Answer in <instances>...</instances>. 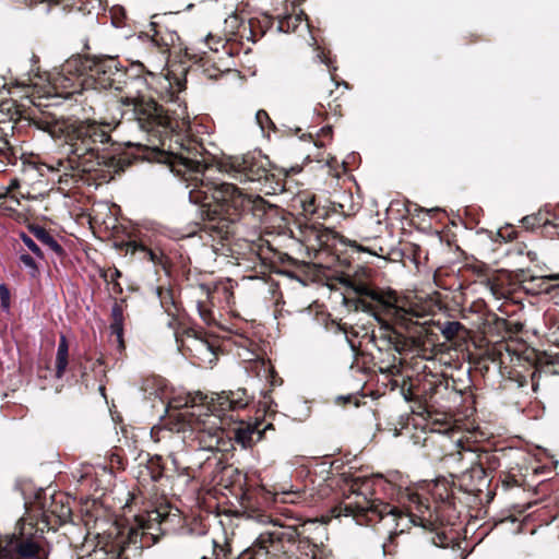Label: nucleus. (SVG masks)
<instances>
[{
	"mask_svg": "<svg viewBox=\"0 0 559 559\" xmlns=\"http://www.w3.org/2000/svg\"><path fill=\"white\" fill-rule=\"evenodd\" d=\"M170 170L178 175H189L186 179L190 181L187 186L189 200L200 204L203 207L202 214L209 219H215L225 206L238 209L245 204V195L235 185L210 180L205 175L210 171V165L190 152L175 154Z\"/></svg>",
	"mask_w": 559,
	"mask_h": 559,
	"instance_id": "f257e3e1",
	"label": "nucleus"
},
{
	"mask_svg": "<svg viewBox=\"0 0 559 559\" xmlns=\"http://www.w3.org/2000/svg\"><path fill=\"white\" fill-rule=\"evenodd\" d=\"M343 514L355 519L366 516L367 521H372L371 515L377 516L389 527L390 540H392L395 535H399L411 526L416 525L415 520L411 515L404 514L397 508L366 499L364 503L356 502L354 504H345L343 508Z\"/></svg>",
	"mask_w": 559,
	"mask_h": 559,
	"instance_id": "f03ea898",
	"label": "nucleus"
},
{
	"mask_svg": "<svg viewBox=\"0 0 559 559\" xmlns=\"http://www.w3.org/2000/svg\"><path fill=\"white\" fill-rule=\"evenodd\" d=\"M110 141L111 138L105 127L96 122L70 123L64 130L68 153L76 157L94 154L100 146L108 145Z\"/></svg>",
	"mask_w": 559,
	"mask_h": 559,
	"instance_id": "7ed1b4c3",
	"label": "nucleus"
},
{
	"mask_svg": "<svg viewBox=\"0 0 559 559\" xmlns=\"http://www.w3.org/2000/svg\"><path fill=\"white\" fill-rule=\"evenodd\" d=\"M122 118L132 122L140 131L150 132L164 122L162 109L157 103L145 97H122Z\"/></svg>",
	"mask_w": 559,
	"mask_h": 559,
	"instance_id": "20e7f679",
	"label": "nucleus"
},
{
	"mask_svg": "<svg viewBox=\"0 0 559 559\" xmlns=\"http://www.w3.org/2000/svg\"><path fill=\"white\" fill-rule=\"evenodd\" d=\"M82 70L95 82V87L120 91L126 82V72L114 58H84L80 60Z\"/></svg>",
	"mask_w": 559,
	"mask_h": 559,
	"instance_id": "39448f33",
	"label": "nucleus"
},
{
	"mask_svg": "<svg viewBox=\"0 0 559 559\" xmlns=\"http://www.w3.org/2000/svg\"><path fill=\"white\" fill-rule=\"evenodd\" d=\"M192 416H195L199 421H202V416H212L222 423V415L227 411L242 408L247 402L242 399L234 396V393H215L211 397L203 393H197L191 397Z\"/></svg>",
	"mask_w": 559,
	"mask_h": 559,
	"instance_id": "423d86ee",
	"label": "nucleus"
},
{
	"mask_svg": "<svg viewBox=\"0 0 559 559\" xmlns=\"http://www.w3.org/2000/svg\"><path fill=\"white\" fill-rule=\"evenodd\" d=\"M340 284L346 289L347 294H355L358 296V299L356 300V308H359L361 311L371 314L379 322L381 319L376 314L373 306L364 298H369L383 308H389L392 306V302L385 298L384 294L372 289L361 281H357L350 276H342L340 278Z\"/></svg>",
	"mask_w": 559,
	"mask_h": 559,
	"instance_id": "0eeeda50",
	"label": "nucleus"
},
{
	"mask_svg": "<svg viewBox=\"0 0 559 559\" xmlns=\"http://www.w3.org/2000/svg\"><path fill=\"white\" fill-rule=\"evenodd\" d=\"M41 548L32 539L11 538L0 546V559H43Z\"/></svg>",
	"mask_w": 559,
	"mask_h": 559,
	"instance_id": "6e6552de",
	"label": "nucleus"
},
{
	"mask_svg": "<svg viewBox=\"0 0 559 559\" xmlns=\"http://www.w3.org/2000/svg\"><path fill=\"white\" fill-rule=\"evenodd\" d=\"M230 169L239 175L241 181H259L265 176V169L255 163L251 156L235 157Z\"/></svg>",
	"mask_w": 559,
	"mask_h": 559,
	"instance_id": "1a4fd4ad",
	"label": "nucleus"
},
{
	"mask_svg": "<svg viewBox=\"0 0 559 559\" xmlns=\"http://www.w3.org/2000/svg\"><path fill=\"white\" fill-rule=\"evenodd\" d=\"M191 411H193V409L191 408ZM191 413L192 412L188 413L193 418V419H190V423H193V420L195 423H199L197 417L192 416ZM203 417L204 416L201 417L202 421H200V424H202L204 426L202 428V432L209 438V442L206 444L202 445L200 449L207 451V452L218 451V450H221V443L223 440V438H222L223 429H222V427L217 426V424L215 421L207 425L206 421L203 419Z\"/></svg>",
	"mask_w": 559,
	"mask_h": 559,
	"instance_id": "9d476101",
	"label": "nucleus"
},
{
	"mask_svg": "<svg viewBox=\"0 0 559 559\" xmlns=\"http://www.w3.org/2000/svg\"><path fill=\"white\" fill-rule=\"evenodd\" d=\"M28 229L44 246L48 247L50 250L58 254L62 253L61 246L44 227L38 225H31Z\"/></svg>",
	"mask_w": 559,
	"mask_h": 559,
	"instance_id": "9b49d317",
	"label": "nucleus"
},
{
	"mask_svg": "<svg viewBox=\"0 0 559 559\" xmlns=\"http://www.w3.org/2000/svg\"><path fill=\"white\" fill-rule=\"evenodd\" d=\"M299 533L295 526H284L281 525L276 528H274L272 532H270V538L272 542H280V543H295L298 538Z\"/></svg>",
	"mask_w": 559,
	"mask_h": 559,
	"instance_id": "f8f14e48",
	"label": "nucleus"
},
{
	"mask_svg": "<svg viewBox=\"0 0 559 559\" xmlns=\"http://www.w3.org/2000/svg\"><path fill=\"white\" fill-rule=\"evenodd\" d=\"M234 440L240 444L243 449L248 448L252 443V436L255 432V427L245 425L240 423L234 428Z\"/></svg>",
	"mask_w": 559,
	"mask_h": 559,
	"instance_id": "ddd939ff",
	"label": "nucleus"
},
{
	"mask_svg": "<svg viewBox=\"0 0 559 559\" xmlns=\"http://www.w3.org/2000/svg\"><path fill=\"white\" fill-rule=\"evenodd\" d=\"M112 322L110 324L111 332L117 335L118 341L122 342L123 331V309L118 302H115L111 307Z\"/></svg>",
	"mask_w": 559,
	"mask_h": 559,
	"instance_id": "4468645a",
	"label": "nucleus"
},
{
	"mask_svg": "<svg viewBox=\"0 0 559 559\" xmlns=\"http://www.w3.org/2000/svg\"><path fill=\"white\" fill-rule=\"evenodd\" d=\"M193 349L199 354L200 358L204 361L212 362L215 359V352L213 346L205 340H193Z\"/></svg>",
	"mask_w": 559,
	"mask_h": 559,
	"instance_id": "2eb2a0df",
	"label": "nucleus"
},
{
	"mask_svg": "<svg viewBox=\"0 0 559 559\" xmlns=\"http://www.w3.org/2000/svg\"><path fill=\"white\" fill-rule=\"evenodd\" d=\"M124 247H126L127 253L134 254L136 252H141V253H143L144 258L148 259L154 264L156 263V259H157L156 254L151 249H147L143 245L138 243L136 241L132 240V241L126 242Z\"/></svg>",
	"mask_w": 559,
	"mask_h": 559,
	"instance_id": "dca6fc26",
	"label": "nucleus"
},
{
	"mask_svg": "<svg viewBox=\"0 0 559 559\" xmlns=\"http://www.w3.org/2000/svg\"><path fill=\"white\" fill-rule=\"evenodd\" d=\"M169 515L163 508L154 509L147 513V524H142V526L153 528L154 525H160L166 522Z\"/></svg>",
	"mask_w": 559,
	"mask_h": 559,
	"instance_id": "f3484780",
	"label": "nucleus"
},
{
	"mask_svg": "<svg viewBox=\"0 0 559 559\" xmlns=\"http://www.w3.org/2000/svg\"><path fill=\"white\" fill-rule=\"evenodd\" d=\"M461 329L462 324L460 322L447 321L440 328V332L447 341H452L457 335Z\"/></svg>",
	"mask_w": 559,
	"mask_h": 559,
	"instance_id": "a211bd4d",
	"label": "nucleus"
},
{
	"mask_svg": "<svg viewBox=\"0 0 559 559\" xmlns=\"http://www.w3.org/2000/svg\"><path fill=\"white\" fill-rule=\"evenodd\" d=\"M127 542L121 537L117 540L111 542L106 546V552L111 559H119L126 549Z\"/></svg>",
	"mask_w": 559,
	"mask_h": 559,
	"instance_id": "6ab92c4d",
	"label": "nucleus"
},
{
	"mask_svg": "<svg viewBox=\"0 0 559 559\" xmlns=\"http://www.w3.org/2000/svg\"><path fill=\"white\" fill-rule=\"evenodd\" d=\"M68 365V350H57L56 376L61 378Z\"/></svg>",
	"mask_w": 559,
	"mask_h": 559,
	"instance_id": "aec40b11",
	"label": "nucleus"
},
{
	"mask_svg": "<svg viewBox=\"0 0 559 559\" xmlns=\"http://www.w3.org/2000/svg\"><path fill=\"white\" fill-rule=\"evenodd\" d=\"M20 261L22 265L27 269L31 276L35 277L38 273V267L36 262L34 261L33 257H31L27 253H23L20 255Z\"/></svg>",
	"mask_w": 559,
	"mask_h": 559,
	"instance_id": "412c9836",
	"label": "nucleus"
},
{
	"mask_svg": "<svg viewBox=\"0 0 559 559\" xmlns=\"http://www.w3.org/2000/svg\"><path fill=\"white\" fill-rule=\"evenodd\" d=\"M20 238L37 258H44L41 250L29 236H27L25 233H21Z\"/></svg>",
	"mask_w": 559,
	"mask_h": 559,
	"instance_id": "4be33fe9",
	"label": "nucleus"
},
{
	"mask_svg": "<svg viewBox=\"0 0 559 559\" xmlns=\"http://www.w3.org/2000/svg\"><path fill=\"white\" fill-rule=\"evenodd\" d=\"M0 301L4 310L10 308V292L5 284H0Z\"/></svg>",
	"mask_w": 559,
	"mask_h": 559,
	"instance_id": "5701e85b",
	"label": "nucleus"
},
{
	"mask_svg": "<svg viewBox=\"0 0 559 559\" xmlns=\"http://www.w3.org/2000/svg\"><path fill=\"white\" fill-rule=\"evenodd\" d=\"M314 200H316L314 197H310L302 201V209L305 212H309L311 214H313L316 212Z\"/></svg>",
	"mask_w": 559,
	"mask_h": 559,
	"instance_id": "b1692460",
	"label": "nucleus"
},
{
	"mask_svg": "<svg viewBox=\"0 0 559 559\" xmlns=\"http://www.w3.org/2000/svg\"><path fill=\"white\" fill-rule=\"evenodd\" d=\"M167 328L170 330L173 336L177 340V325L178 321L175 318L167 316Z\"/></svg>",
	"mask_w": 559,
	"mask_h": 559,
	"instance_id": "393cba45",
	"label": "nucleus"
},
{
	"mask_svg": "<svg viewBox=\"0 0 559 559\" xmlns=\"http://www.w3.org/2000/svg\"><path fill=\"white\" fill-rule=\"evenodd\" d=\"M255 120H257L258 124L261 127V129H263L264 121L269 120V116L264 110H259L255 114Z\"/></svg>",
	"mask_w": 559,
	"mask_h": 559,
	"instance_id": "a878e982",
	"label": "nucleus"
},
{
	"mask_svg": "<svg viewBox=\"0 0 559 559\" xmlns=\"http://www.w3.org/2000/svg\"><path fill=\"white\" fill-rule=\"evenodd\" d=\"M19 186H20V182H19V180H17V179H13V180H11V182H10L9 187L7 188L5 193H4V194H1V195H0V198H4V197H7L11 190H13V189L17 188Z\"/></svg>",
	"mask_w": 559,
	"mask_h": 559,
	"instance_id": "bb28decb",
	"label": "nucleus"
},
{
	"mask_svg": "<svg viewBox=\"0 0 559 559\" xmlns=\"http://www.w3.org/2000/svg\"><path fill=\"white\" fill-rule=\"evenodd\" d=\"M57 350H69L68 342L64 335H61Z\"/></svg>",
	"mask_w": 559,
	"mask_h": 559,
	"instance_id": "cd10ccee",
	"label": "nucleus"
},
{
	"mask_svg": "<svg viewBox=\"0 0 559 559\" xmlns=\"http://www.w3.org/2000/svg\"><path fill=\"white\" fill-rule=\"evenodd\" d=\"M310 551H311V558H310V559H320V558L318 557V555H319V550H318V549H316L314 547H312ZM305 559H309V554H308V552H307V554H305Z\"/></svg>",
	"mask_w": 559,
	"mask_h": 559,
	"instance_id": "c85d7f7f",
	"label": "nucleus"
},
{
	"mask_svg": "<svg viewBox=\"0 0 559 559\" xmlns=\"http://www.w3.org/2000/svg\"><path fill=\"white\" fill-rule=\"evenodd\" d=\"M546 278L549 281H557L559 280V273L547 275Z\"/></svg>",
	"mask_w": 559,
	"mask_h": 559,
	"instance_id": "c756f323",
	"label": "nucleus"
},
{
	"mask_svg": "<svg viewBox=\"0 0 559 559\" xmlns=\"http://www.w3.org/2000/svg\"><path fill=\"white\" fill-rule=\"evenodd\" d=\"M121 275L120 271L115 269L112 274H111V280L116 278V277H119Z\"/></svg>",
	"mask_w": 559,
	"mask_h": 559,
	"instance_id": "7c9ffc66",
	"label": "nucleus"
},
{
	"mask_svg": "<svg viewBox=\"0 0 559 559\" xmlns=\"http://www.w3.org/2000/svg\"><path fill=\"white\" fill-rule=\"evenodd\" d=\"M10 199L15 203L19 204V199L15 195H11Z\"/></svg>",
	"mask_w": 559,
	"mask_h": 559,
	"instance_id": "2f4dec72",
	"label": "nucleus"
},
{
	"mask_svg": "<svg viewBox=\"0 0 559 559\" xmlns=\"http://www.w3.org/2000/svg\"><path fill=\"white\" fill-rule=\"evenodd\" d=\"M381 548H382V554L385 555V544H382Z\"/></svg>",
	"mask_w": 559,
	"mask_h": 559,
	"instance_id": "473e14b6",
	"label": "nucleus"
},
{
	"mask_svg": "<svg viewBox=\"0 0 559 559\" xmlns=\"http://www.w3.org/2000/svg\"><path fill=\"white\" fill-rule=\"evenodd\" d=\"M338 400H345V401H347V400H349V396H346V397H344V396H338Z\"/></svg>",
	"mask_w": 559,
	"mask_h": 559,
	"instance_id": "72a5a7b5",
	"label": "nucleus"
}]
</instances>
